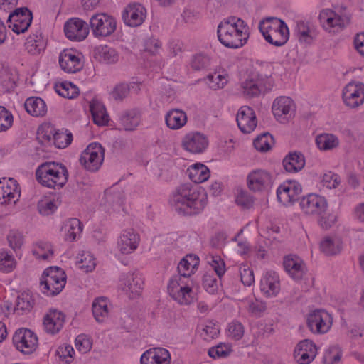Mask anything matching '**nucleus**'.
Listing matches in <instances>:
<instances>
[{
  "label": "nucleus",
  "instance_id": "a18cd8bd",
  "mask_svg": "<svg viewBox=\"0 0 364 364\" xmlns=\"http://www.w3.org/2000/svg\"><path fill=\"white\" fill-rule=\"evenodd\" d=\"M316 144L320 150L329 151L338 146L339 139L333 134L323 133L316 136Z\"/></svg>",
  "mask_w": 364,
  "mask_h": 364
},
{
  "label": "nucleus",
  "instance_id": "473e14b6",
  "mask_svg": "<svg viewBox=\"0 0 364 364\" xmlns=\"http://www.w3.org/2000/svg\"><path fill=\"white\" fill-rule=\"evenodd\" d=\"M141 122L140 113L136 109L126 111L119 117L118 129L132 132L135 130Z\"/></svg>",
  "mask_w": 364,
  "mask_h": 364
},
{
  "label": "nucleus",
  "instance_id": "f704fd0d",
  "mask_svg": "<svg viewBox=\"0 0 364 364\" xmlns=\"http://www.w3.org/2000/svg\"><path fill=\"white\" fill-rule=\"evenodd\" d=\"M95 59L105 64H114L119 60V54L117 50L107 45H101L94 50Z\"/></svg>",
  "mask_w": 364,
  "mask_h": 364
},
{
  "label": "nucleus",
  "instance_id": "f3484780",
  "mask_svg": "<svg viewBox=\"0 0 364 364\" xmlns=\"http://www.w3.org/2000/svg\"><path fill=\"white\" fill-rule=\"evenodd\" d=\"M300 207L306 215H318L328 210V203L323 196L309 193L301 198Z\"/></svg>",
  "mask_w": 364,
  "mask_h": 364
},
{
  "label": "nucleus",
  "instance_id": "b1692460",
  "mask_svg": "<svg viewBox=\"0 0 364 364\" xmlns=\"http://www.w3.org/2000/svg\"><path fill=\"white\" fill-rule=\"evenodd\" d=\"M272 109L275 118L284 123L294 115V102L288 97L281 96L274 100Z\"/></svg>",
  "mask_w": 364,
  "mask_h": 364
},
{
  "label": "nucleus",
  "instance_id": "bf43d9fd",
  "mask_svg": "<svg viewBox=\"0 0 364 364\" xmlns=\"http://www.w3.org/2000/svg\"><path fill=\"white\" fill-rule=\"evenodd\" d=\"M91 263V253L90 251L80 252L75 258V265L82 272H90V264Z\"/></svg>",
  "mask_w": 364,
  "mask_h": 364
},
{
  "label": "nucleus",
  "instance_id": "72a5a7b5",
  "mask_svg": "<svg viewBox=\"0 0 364 364\" xmlns=\"http://www.w3.org/2000/svg\"><path fill=\"white\" fill-rule=\"evenodd\" d=\"M46 41L41 33H33L26 39L25 49L31 55H38L44 52L46 48Z\"/></svg>",
  "mask_w": 364,
  "mask_h": 364
},
{
  "label": "nucleus",
  "instance_id": "9b49d317",
  "mask_svg": "<svg viewBox=\"0 0 364 364\" xmlns=\"http://www.w3.org/2000/svg\"><path fill=\"white\" fill-rule=\"evenodd\" d=\"M60 68L65 73L73 74L80 71L84 67V58L76 49L65 48L58 55Z\"/></svg>",
  "mask_w": 364,
  "mask_h": 364
},
{
  "label": "nucleus",
  "instance_id": "5fc2aeb1",
  "mask_svg": "<svg viewBox=\"0 0 364 364\" xmlns=\"http://www.w3.org/2000/svg\"><path fill=\"white\" fill-rule=\"evenodd\" d=\"M342 350L338 346L329 347L325 352L323 363V364H338L342 357Z\"/></svg>",
  "mask_w": 364,
  "mask_h": 364
},
{
  "label": "nucleus",
  "instance_id": "e433bc0d",
  "mask_svg": "<svg viewBox=\"0 0 364 364\" xmlns=\"http://www.w3.org/2000/svg\"><path fill=\"white\" fill-rule=\"evenodd\" d=\"M24 107L26 112L35 117H44L48 111L46 102L38 97H31L26 99Z\"/></svg>",
  "mask_w": 364,
  "mask_h": 364
},
{
  "label": "nucleus",
  "instance_id": "6e6552de",
  "mask_svg": "<svg viewBox=\"0 0 364 364\" xmlns=\"http://www.w3.org/2000/svg\"><path fill=\"white\" fill-rule=\"evenodd\" d=\"M273 86L271 76L261 73L252 75L242 84L243 94L247 98L259 97L261 93L271 90Z\"/></svg>",
  "mask_w": 364,
  "mask_h": 364
},
{
  "label": "nucleus",
  "instance_id": "cd10ccee",
  "mask_svg": "<svg viewBox=\"0 0 364 364\" xmlns=\"http://www.w3.org/2000/svg\"><path fill=\"white\" fill-rule=\"evenodd\" d=\"M284 267L289 275L295 280L302 279L306 272L303 260L295 255H289L284 258Z\"/></svg>",
  "mask_w": 364,
  "mask_h": 364
},
{
  "label": "nucleus",
  "instance_id": "20e7f679",
  "mask_svg": "<svg viewBox=\"0 0 364 364\" xmlns=\"http://www.w3.org/2000/svg\"><path fill=\"white\" fill-rule=\"evenodd\" d=\"M69 173L61 163L48 161L39 165L36 171L37 181L48 188L59 190L68 183Z\"/></svg>",
  "mask_w": 364,
  "mask_h": 364
},
{
  "label": "nucleus",
  "instance_id": "09e8293b",
  "mask_svg": "<svg viewBox=\"0 0 364 364\" xmlns=\"http://www.w3.org/2000/svg\"><path fill=\"white\" fill-rule=\"evenodd\" d=\"M33 304L34 301L32 296L28 293H22L16 299L13 312L17 315L23 314L25 312L30 311Z\"/></svg>",
  "mask_w": 364,
  "mask_h": 364
},
{
  "label": "nucleus",
  "instance_id": "c756f323",
  "mask_svg": "<svg viewBox=\"0 0 364 364\" xmlns=\"http://www.w3.org/2000/svg\"><path fill=\"white\" fill-rule=\"evenodd\" d=\"M61 203L60 198L57 194L48 193L41 196L37 203L38 213L43 216L53 214Z\"/></svg>",
  "mask_w": 364,
  "mask_h": 364
},
{
  "label": "nucleus",
  "instance_id": "c9c22d12",
  "mask_svg": "<svg viewBox=\"0 0 364 364\" xmlns=\"http://www.w3.org/2000/svg\"><path fill=\"white\" fill-rule=\"evenodd\" d=\"M283 167L289 173H297L305 166V158L301 152L294 151L285 156Z\"/></svg>",
  "mask_w": 364,
  "mask_h": 364
},
{
  "label": "nucleus",
  "instance_id": "4be33fe9",
  "mask_svg": "<svg viewBox=\"0 0 364 364\" xmlns=\"http://www.w3.org/2000/svg\"><path fill=\"white\" fill-rule=\"evenodd\" d=\"M146 17V10L138 3L128 4L122 11V18L124 23L130 27L141 25Z\"/></svg>",
  "mask_w": 364,
  "mask_h": 364
},
{
  "label": "nucleus",
  "instance_id": "ddd939ff",
  "mask_svg": "<svg viewBox=\"0 0 364 364\" xmlns=\"http://www.w3.org/2000/svg\"><path fill=\"white\" fill-rule=\"evenodd\" d=\"M63 33L69 41L81 42L88 36L90 28L86 21L80 18L73 17L64 23Z\"/></svg>",
  "mask_w": 364,
  "mask_h": 364
},
{
  "label": "nucleus",
  "instance_id": "2eb2a0df",
  "mask_svg": "<svg viewBox=\"0 0 364 364\" xmlns=\"http://www.w3.org/2000/svg\"><path fill=\"white\" fill-rule=\"evenodd\" d=\"M342 99L346 107L356 109L364 103V84L352 81L347 84L342 92Z\"/></svg>",
  "mask_w": 364,
  "mask_h": 364
},
{
  "label": "nucleus",
  "instance_id": "5701e85b",
  "mask_svg": "<svg viewBox=\"0 0 364 364\" xmlns=\"http://www.w3.org/2000/svg\"><path fill=\"white\" fill-rule=\"evenodd\" d=\"M183 148L193 154L202 153L208 145L207 136L198 132L186 134L181 141Z\"/></svg>",
  "mask_w": 364,
  "mask_h": 364
},
{
  "label": "nucleus",
  "instance_id": "c85d7f7f",
  "mask_svg": "<svg viewBox=\"0 0 364 364\" xmlns=\"http://www.w3.org/2000/svg\"><path fill=\"white\" fill-rule=\"evenodd\" d=\"M259 287L265 296H277L280 291L279 275L274 272H266L261 279Z\"/></svg>",
  "mask_w": 364,
  "mask_h": 364
},
{
  "label": "nucleus",
  "instance_id": "7c9ffc66",
  "mask_svg": "<svg viewBox=\"0 0 364 364\" xmlns=\"http://www.w3.org/2000/svg\"><path fill=\"white\" fill-rule=\"evenodd\" d=\"M139 235L132 228L123 231L118 240V248L122 254H129L138 247Z\"/></svg>",
  "mask_w": 364,
  "mask_h": 364
},
{
  "label": "nucleus",
  "instance_id": "a211bd4d",
  "mask_svg": "<svg viewBox=\"0 0 364 364\" xmlns=\"http://www.w3.org/2000/svg\"><path fill=\"white\" fill-rule=\"evenodd\" d=\"M20 196L21 190L16 180L6 177L0 178V205L15 204Z\"/></svg>",
  "mask_w": 364,
  "mask_h": 364
},
{
  "label": "nucleus",
  "instance_id": "864d4df0",
  "mask_svg": "<svg viewBox=\"0 0 364 364\" xmlns=\"http://www.w3.org/2000/svg\"><path fill=\"white\" fill-rule=\"evenodd\" d=\"M9 247L15 252L21 250L25 244L23 235L18 230H11L6 237Z\"/></svg>",
  "mask_w": 364,
  "mask_h": 364
},
{
  "label": "nucleus",
  "instance_id": "37998d69",
  "mask_svg": "<svg viewBox=\"0 0 364 364\" xmlns=\"http://www.w3.org/2000/svg\"><path fill=\"white\" fill-rule=\"evenodd\" d=\"M108 299L105 296L96 298L92 302V315L98 323H103L108 317Z\"/></svg>",
  "mask_w": 364,
  "mask_h": 364
},
{
  "label": "nucleus",
  "instance_id": "0e129e2a",
  "mask_svg": "<svg viewBox=\"0 0 364 364\" xmlns=\"http://www.w3.org/2000/svg\"><path fill=\"white\" fill-rule=\"evenodd\" d=\"M232 351L229 345L220 343L208 350V355L213 358H226Z\"/></svg>",
  "mask_w": 364,
  "mask_h": 364
},
{
  "label": "nucleus",
  "instance_id": "7ed1b4c3",
  "mask_svg": "<svg viewBox=\"0 0 364 364\" xmlns=\"http://www.w3.org/2000/svg\"><path fill=\"white\" fill-rule=\"evenodd\" d=\"M217 35L225 47L237 49L247 43L250 36L249 26L240 18L231 16L218 24Z\"/></svg>",
  "mask_w": 364,
  "mask_h": 364
},
{
  "label": "nucleus",
  "instance_id": "aec40b11",
  "mask_svg": "<svg viewBox=\"0 0 364 364\" xmlns=\"http://www.w3.org/2000/svg\"><path fill=\"white\" fill-rule=\"evenodd\" d=\"M32 21V15L26 8L16 9L9 16V27L16 34L27 31Z\"/></svg>",
  "mask_w": 364,
  "mask_h": 364
},
{
  "label": "nucleus",
  "instance_id": "603ef678",
  "mask_svg": "<svg viewBox=\"0 0 364 364\" xmlns=\"http://www.w3.org/2000/svg\"><path fill=\"white\" fill-rule=\"evenodd\" d=\"M73 141V134L67 129H56L52 145L58 149H65Z\"/></svg>",
  "mask_w": 364,
  "mask_h": 364
},
{
  "label": "nucleus",
  "instance_id": "a19ab883",
  "mask_svg": "<svg viewBox=\"0 0 364 364\" xmlns=\"http://www.w3.org/2000/svg\"><path fill=\"white\" fill-rule=\"evenodd\" d=\"M18 267V260L9 250L0 249V272L10 274Z\"/></svg>",
  "mask_w": 364,
  "mask_h": 364
},
{
  "label": "nucleus",
  "instance_id": "8fccbe9b",
  "mask_svg": "<svg viewBox=\"0 0 364 364\" xmlns=\"http://www.w3.org/2000/svg\"><path fill=\"white\" fill-rule=\"evenodd\" d=\"M75 352L70 344L63 343L58 346L55 355L64 364H71L75 358Z\"/></svg>",
  "mask_w": 364,
  "mask_h": 364
},
{
  "label": "nucleus",
  "instance_id": "c03bdc74",
  "mask_svg": "<svg viewBox=\"0 0 364 364\" xmlns=\"http://www.w3.org/2000/svg\"><path fill=\"white\" fill-rule=\"evenodd\" d=\"M189 178L195 183H200L208 180L210 176L208 168L202 164H195L188 168Z\"/></svg>",
  "mask_w": 364,
  "mask_h": 364
},
{
  "label": "nucleus",
  "instance_id": "ea45409f",
  "mask_svg": "<svg viewBox=\"0 0 364 364\" xmlns=\"http://www.w3.org/2000/svg\"><path fill=\"white\" fill-rule=\"evenodd\" d=\"M167 127L173 130L179 129L187 122V115L179 109H173L167 112L165 117Z\"/></svg>",
  "mask_w": 364,
  "mask_h": 364
},
{
  "label": "nucleus",
  "instance_id": "f03ea898",
  "mask_svg": "<svg viewBox=\"0 0 364 364\" xmlns=\"http://www.w3.org/2000/svg\"><path fill=\"white\" fill-rule=\"evenodd\" d=\"M169 202L171 206L181 214L196 215L207 205V196L196 186L184 183L176 188Z\"/></svg>",
  "mask_w": 364,
  "mask_h": 364
},
{
  "label": "nucleus",
  "instance_id": "49530a36",
  "mask_svg": "<svg viewBox=\"0 0 364 364\" xmlns=\"http://www.w3.org/2000/svg\"><path fill=\"white\" fill-rule=\"evenodd\" d=\"M55 131L56 129L51 124L44 123L38 129L37 138L41 144L51 146L53 143Z\"/></svg>",
  "mask_w": 364,
  "mask_h": 364
},
{
  "label": "nucleus",
  "instance_id": "423d86ee",
  "mask_svg": "<svg viewBox=\"0 0 364 364\" xmlns=\"http://www.w3.org/2000/svg\"><path fill=\"white\" fill-rule=\"evenodd\" d=\"M322 28L328 33L336 34L350 25L351 15L346 7L323 9L318 16Z\"/></svg>",
  "mask_w": 364,
  "mask_h": 364
},
{
  "label": "nucleus",
  "instance_id": "58836bf2",
  "mask_svg": "<svg viewBox=\"0 0 364 364\" xmlns=\"http://www.w3.org/2000/svg\"><path fill=\"white\" fill-rule=\"evenodd\" d=\"M82 230L81 223L78 219L70 218L67 220L62 228L61 232L64 239L68 242H73L80 236Z\"/></svg>",
  "mask_w": 364,
  "mask_h": 364
},
{
  "label": "nucleus",
  "instance_id": "052dcab7",
  "mask_svg": "<svg viewBox=\"0 0 364 364\" xmlns=\"http://www.w3.org/2000/svg\"><path fill=\"white\" fill-rule=\"evenodd\" d=\"M296 33L300 43L306 44L311 43L312 37L310 35V29L305 22L300 21L297 23Z\"/></svg>",
  "mask_w": 364,
  "mask_h": 364
},
{
  "label": "nucleus",
  "instance_id": "e2e57ef3",
  "mask_svg": "<svg viewBox=\"0 0 364 364\" xmlns=\"http://www.w3.org/2000/svg\"><path fill=\"white\" fill-rule=\"evenodd\" d=\"M14 122L12 113L3 106H0V132L9 129Z\"/></svg>",
  "mask_w": 364,
  "mask_h": 364
},
{
  "label": "nucleus",
  "instance_id": "bb28decb",
  "mask_svg": "<svg viewBox=\"0 0 364 364\" xmlns=\"http://www.w3.org/2000/svg\"><path fill=\"white\" fill-rule=\"evenodd\" d=\"M141 364H170L171 355L164 348H154L146 350L141 356Z\"/></svg>",
  "mask_w": 364,
  "mask_h": 364
},
{
  "label": "nucleus",
  "instance_id": "2f4dec72",
  "mask_svg": "<svg viewBox=\"0 0 364 364\" xmlns=\"http://www.w3.org/2000/svg\"><path fill=\"white\" fill-rule=\"evenodd\" d=\"M33 256L40 261H50L54 257V247L48 241L38 240L33 243L31 246Z\"/></svg>",
  "mask_w": 364,
  "mask_h": 364
},
{
  "label": "nucleus",
  "instance_id": "393cba45",
  "mask_svg": "<svg viewBox=\"0 0 364 364\" xmlns=\"http://www.w3.org/2000/svg\"><path fill=\"white\" fill-rule=\"evenodd\" d=\"M316 355V346L312 341L309 339L300 341L294 350L295 359L299 364L311 363Z\"/></svg>",
  "mask_w": 364,
  "mask_h": 364
},
{
  "label": "nucleus",
  "instance_id": "de8ad7c7",
  "mask_svg": "<svg viewBox=\"0 0 364 364\" xmlns=\"http://www.w3.org/2000/svg\"><path fill=\"white\" fill-rule=\"evenodd\" d=\"M342 248V242L337 237H325L320 243V249L326 255H334L339 253Z\"/></svg>",
  "mask_w": 364,
  "mask_h": 364
},
{
  "label": "nucleus",
  "instance_id": "338daca9",
  "mask_svg": "<svg viewBox=\"0 0 364 364\" xmlns=\"http://www.w3.org/2000/svg\"><path fill=\"white\" fill-rule=\"evenodd\" d=\"M239 272L241 282L245 286L250 287L255 282L253 271L247 265H241L239 268Z\"/></svg>",
  "mask_w": 364,
  "mask_h": 364
},
{
  "label": "nucleus",
  "instance_id": "dca6fc26",
  "mask_svg": "<svg viewBox=\"0 0 364 364\" xmlns=\"http://www.w3.org/2000/svg\"><path fill=\"white\" fill-rule=\"evenodd\" d=\"M144 287V279L137 273H127L122 276L119 287L131 299L141 295Z\"/></svg>",
  "mask_w": 364,
  "mask_h": 364
},
{
  "label": "nucleus",
  "instance_id": "69168bd1",
  "mask_svg": "<svg viewBox=\"0 0 364 364\" xmlns=\"http://www.w3.org/2000/svg\"><path fill=\"white\" fill-rule=\"evenodd\" d=\"M77 350L81 353H87L91 350V338L89 335H78L75 341Z\"/></svg>",
  "mask_w": 364,
  "mask_h": 364
},
{
  "label": "nucleus",
  "instance_id": "680f3d73",
  "mask_svg": "<svg viewBox=\"0 0 364 364\" xmlns=\"http://www.w3.org/2000/svg\"><path fill=\"white\" fill-rule=\"evenodd\" d=\"M203 287L210 294H215L218 290V282L213 273H205L203 277Z\"/></svg>",
  "mask_w": 364,
  "mask_h": 364
},
{
  "label": "nucleus",
  "instance_id": "4468645a",
  "mask_svg": "<svg viewBox=\"0 0 364 364\" xmlns=\"http://www.w3.org/2000/svg\"><path fill=\"white\" fill-rule=\"evenodd\" d=\"M273 183L272 174L264 169L252 170L247 177V186L254 192L267 191L272 188Z\"/></svg>",
  "mask_w": 364,
  "mask_h": 364
},
{
  "label": "nucleus",
  "instance_id": "f257e3e1",
  "mask_svg": "<svg viewBox=\"0 0 364 364\" xmlns=\"http://www.w3.org/2000/svg\"><path fill=\"white\" fill-rule=\"evenodd\" d=\"M199 264L196 255H187L178 264V274L173 275L168 284V292L171 298L181 305H188L193 301V282L190 279Z\"/></svg>",
  "mask_w": 364,
  "mask_h": 364
},
{
  "label": "nucleus",
  "instance_id": "412c9836",
  "mask_svg": "<svg viewBox=\"0 0 364 364\" xmlns=\"http://www.w3.org/2000/svg\"><path fill=\"white\" fill-rule=\"evenodd\" d=\"M115 19L105 13L92 15V33L95 36H108L116 30Z\"/></svg>",
  "mask_w": 364,
  "mask_h": 364
},
{
  "label": "nucleus",
  "instance_id": "774afa93",
  "mask_svg": "<svg viewBox=\"0 0 364 364\" xmlns=\"http://www.w3.org/2000/svg\"><path fill=\"white\" fill-rule=\"evenodd\" d=\"M340 181L339 176L331 171L324 173L321 179L323 186L329 189L337 188Z\"/></svg>",
  "mask_w": 364,
  "mask_h": 364
},
{
  "label": "nucleus",
  "instance_id": "f8f14e48",
  "mask_svg": "<svg viewBox=\"0 0 364 364\" xmlns=\"http://www.w3.org/2000/svg\"><path fill=\"white\" fill-rule=\"evenodd\" d=\"M333 318L330 314L323 309L310 312L307 316V326L314 334H324L331 328Z\"/></svg>",
  "mask_w": 364,
  "mask_h": 364
},
{
  "label": "nucleus",
  "instance_id": "4c0bfd02",
  "mask_svg": "<svg viewBox=\"0 0 364 364\" xmlns=\"http://www.w3.org/2000/svg\"><path fill=\"white\" fill-rule=\"evenodd\" d=\"M53 89L59 96L67 99H75L80 94V90L77 86L68 80H58L55 82Z\"/></svg>",
  "mask_w": 364,
  "mask_h": 364
},
{
  "label": "nucleus",
  "instance_id": "13d9d810",
  "mask_svg": "<svg viewBox=\"0 0 364 364\" xmlns=\"http://www.w3.org/2000/svg\"><path fill=\"white\" fill-rule=\"evenodd\" d=\"M205 80L209 87L215 90L223 88L228 82L226 76L217 73H210Z\"/></svg>",
  "mask_w": 364,
  "mask_h": 364
},
{
  "label": "nucleus",
  "instance_id": "6e6d98bb",
  "mask_svg": "<svg viewBox=\"0 0 364 364\" xmlns=\"http://www.w3.org/2000/svg\"><path fill=\"white\" fill-rule=\"evenodd\" d=\"M274 139L269 133L258 136L253 141L255 148L262 152L269 151L273 144Z\"/></svg>",
  "mask_w": 364,
  "mask_h": 364
},
{
  "label": "nucleus",
  "instance_id": "1a4fd4ad",
  "mask_svg": "<svg viewBox=\"0 0 364 364\" xmlns=\"http://www.w3.org/2000/svg\"><path fill=\"white\" fill-rule=\"evenodd\" d=\"M12 342L19 352L26 355L32 354L38 347L37 334L26 328H18L14 332Z\"/></svg>",
  "mask_w": 364,
  "mask_h": 364
},
{
  "label": "nucleus",
  "instance_id": "4d7b16f0",
  "mask_svg": "<svg viewBox=\"0 0 364 364\" xmlns=\"http://www.w3.org/2000/svg\"><path fill=\"white\" fill-rule=\"evenodd\" d=\"M105 158V149L102 145L92 142V171H97L102 166Z\"/></svg>",
  "mask_w": 364,
  "mask_h": 364
},
{
  "label": "nucleus",
  "instance_id": "0eeeda50",
  "mask_svg": "<svg viewBox=\"0 0 364 364\" xmlns=\"http://www.w3.org/2000/svg\"><path fill=\"white\" fill-rule=\"evenodd\" d=\"M66 279V274L63 269L58 267H48L41 276L40 290L46 296H55L65 288Z\"/></svg>",
  "mask_w": 364,
  "mask_h": 364
},
{
  "label": "nucleus",
  "instance_id": "39448f33",
  "mask_svg": "<svg viewBox=\"0 0 364 364\" xmlns=\"http://www.w3.org/2000/svg\"><path fill=\"white\" fill-rule=\"evenodd\" d=\"M259 29L264 39L274 46H282L289 40V28L284 21L278 18L267 17L262 20Z\"/></svg>",
  "mask_w": 364,
  "mask_h": 364
},
{
  "label": "nucleus",
  "instance_id": "a878e982",
  "mask_svg": "<svg viewBox=\"0 0 364 364\" xmlns=\"http://www.w3.org/2000/svg\"><path fill=\"white\" fill-rule=\"evenodd\" d=\"M238 127L245 134L251 133L257 126V118L254 110L248 107H240L237 114Z\"/></svg>",
  "mask_w": 364,
  "mask_h": 364
},
{
  "label": "nucleus",
  "instance_id": "3c124183",
  "mask_svg": "<svg viewBox=\"0 0 364 364\" xmlns=\"http://www.w3.org/2000/svg\"><path fill=\"white\" fill-rule=\"evenodd\" d=\"M219 326L213 320H208L201 325L200 336L205 341L214 339L219 334Z\"/></svg>",
  "mask_w": 364,
  "mask_h": 364
},
{
  "label": "nucleus",
  "instance_id": "79ce46f5",
  "mask_svg": "<svg viewBox=\"0 0 364 364\" xmlns=\"http://www.w3.org/2000/svg\"><path fill=\"white\" fill-rule=\"evenodd\" d=\"M109 116L105 105L96 97L92 98V122L97 126H106Z\"/></svg>",
  "mask_w": 364,
  "mask_h": 364
},
{
  "label": "nucleus",
  "instance_id": "6ab92c4d",
  "mask_svg": "<svg viewBox=\"0 0 364 364\" xmlns=\"http://www.w3.org/2000/svg\"><path fill=\"white\" fill-rule=\"evenodd\" d=\"M302 188L296 181H286L277 190V196L280 203L284 205L292 204L298 200Z\"/></svg>",
  "mask_w": 364,
  "mask_h": 364
},
{
  "label": "nucleus",
  "instance_id": "9d476101",
  "mask_svg": "<svg viewBox=\"0 0 364 364\" xmlns=\"http://www.w3.org/2000/svg\"><path fill=\"white\" fill-rule=\"evenodd\" d=\"M66 318L65 313L62 310L55 307L49 308L42 318L43 331L49 336L58 335L63 329Z\"/></svg>",
  "mask_w": 364,
  "mask_h": 364
}]
</instances>
